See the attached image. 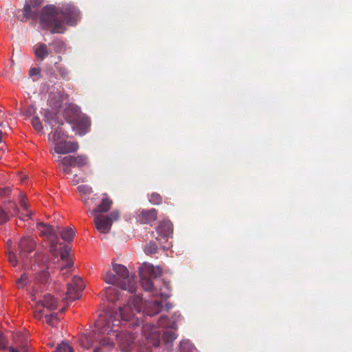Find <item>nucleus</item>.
I'll return each instance as SVG.
<instances>
[{"label": "nucleus", "mask_w": 352, "mask_h": 352, "mask_svg": "<svg viewBox=\"0 0 352 352\" xmlns=\"http://www.w3.org/2000/svg\"><path fill=\"white\" fill-rule=\"evenodd\" d=\"M34 248L35 243L30 237H24L19 243V260L26 270L16 281L19 287L27 285L32 276H35L41 283L46 282L49 278L47 267L43 254L36 253L34 257L28 259V254Z\"/></svg>", "instance_id": "f257e3e1"}, {"label": "nucleus", "mask_w": 352, "mask_h": 352, "mask_svg": "<svg viewBox=\"0 0 352 352\" xmlns=\"http://www.w3.org/2000/svg\"><path fill=\"white\" fill-rule=\"evenodd\" d=\"M71 126L76 135H84L89 131L91 120L89 117L82 113L80 116L78 118L76 121H74Z\"/></svg>", "instance_id": "f8f14e48"}, {"label": "nucleus", "mask_w": 352, "mask_h": 352, "mask_svg": "<svg viewBox=\"0 0 352 352\" xmlns=\"http://www.w3.org/2000/svg\"><path fill=\"white\" fill-rule=\"evenodd\" d=\"M140 276H151L157 278L162 274V270L159 266H154L148 263H144L139 267Z\"/></svg>", "instance_id": "2eb2a0df"}, {"label": "nucleus", "mask_w": 352, "mask_h": 352, "mask_svg": "<svg viewBox=\"0 0 352 352\" xmlns=\"http://www.w3.org/2000/svg\"><path fill=\"white\" fill-rule=\"evenodd\" d=\"M51 45L53 46L54 52L57 54L62 53L65 50L64 42L60 39H54Z\"/></svg>", "instance_id": "cd10ccee"}, {"label": "nucleus", "mask_w": 352, "mask_h": 352, "mask_svg": "<svg viewBox=\"0 0 352 352\" xmlns=\"http://www.w3.org/2000/svg\"><path fill=\"white\" fill-rule=\"evenodd\" d=\"M32 125L33 128L38 132H41L43 131V125L40 119L37 116H34L32 118L31 121Z\"/></svg>", "instance_id": "2f4dec72"}, {"label": "nucleus", "mask_w": 352, "mask_h": 352, "mask_svg": "<svg viewBox=\"0 0 352 352\" xmlns=\"http://www.w3.org/2000/svg\"><path fill=\"white\" fill-rule=\"evenodd\" d=\"M142 300L139 296H134L126 305L120 309L119 316L123 320H129L141 310Z\"/></svg>", "instance_id": "6e6552de"}, {"label": "nucleus", "mask_w": 352, "mask_h": 352, "mask_svg": "<svg viewBox=\"0 0 352 352\" xmlns=\"http://www.w3.org/2000/svg\"><path fill=\"white\" fill-rule=\"evenodd\" d=\"M78 147L76 142L61 141L56 143L54 151L57 154H66L76 151Z\"/></svg>", "instance_id": "4468645a"}, {"label": "nucleus", "mask_w": 352, "mask_h": 352, "mask_svg": "<svg viewBox=\"0 0 352 352\" xmlns=\"http://www.w3.org/2000/svg\"><path fill=\"white\" fill-rule=\"evenodd\" d=\"M38 15V9L33 8L25 2L22 10V17L20 19L21 21L25 22L29 19H36Z\"/></svg>", "instance_id": "aec40b11"}, {"label": "nucleus", "mask_w": 352, "mask_h": 352, "mask_svg": "<svg viewBox=\"0 0 352 352\" xmlns=\"http://www.w3.org/2000/svg\"><path fill=\"white\" fill-rule=\"evenodd\" d=\"M55 161L58 163L59 169L63 174L68 175L72 173L73 168H82L89 163L88 157L85 155H79L78 156L58 155L55 158Z\"/></svg>", "instance_id": "39448f33"}, {"label": "nucleus", "mask_w": 352, "mask_h": 352, "mask_svg": "<svg viewBox=\"0 0 352 352\" xmlns=\"http://www.w3.org/2000/svg\"><path fill=\"white\" fill-rule=\"evenodd\" d=\"M176 338V336L174 333H172L170 336V340H174Z\"/></svg>", "instance_id": "09e8293b"}, {"label": "nucleus", "mask_w": 352, "mask_h": 352, "mask_svg": "<svg viewBox=\"0 0 352 352\" xmlns=\"http://www.w3.org/2000/svg\"><path fill=\"white\" fill-rule=\"evenodd\" d=\"M162 201V199L158 193L153 192L149 197V201L154 205H158L161 204Z\"/></svg>", "instance_id": "e433bc0d"}, {"label": "nucleus", "mask_w": 352, "mask_h": 352, "mask_svg": "<svg viewBox=\"0 0 352 352\" xmlns=\"http://www.w3.org/2000/svg\"><path fill=\"white\" fill-rule=\"evenodd\" d=\"M12 188L9 186L0 185V198H7L11 194Z\"/></svg>", "instance_id": "72a5a7b5"}, {"label": "nucleus", "mask_w": 352, "mask_h": 352, "mask_svg": "<svg viewBox=\"0 0 352 352\" xmlns=\"http://www.w3.org/2000/svg\"><path fill=\"white\" fill-rule=\"evenodd\" d=\"M77 190L81 196L82 201L86 207L90 208L96 203L98 196L92 194V189L86 184H80L77 187Z\"/></svg>", "instance_id": "ddd939ff"}, {"label": "nucleus", "mask_w": 352, "mask_h": 352, "mask_svg": "<svg viewBox=\"0 0 352 352\" xmlns=\"http://www.w3.org/2000/svg\"><path fill=\"white\" fill-rule=\"evenodd\" d=\"M65 133L64 131L60 128L58 127L54 132L52 135V140L54 143V146L56 145V143L58 142L63 141V138L65 136Z\"/></svg>", "instance_id": "c85d7f7f"}, {"label": "nucleus", "mask_w": 352, "mask_h": 352, "mask_svg": "<svg viewBox=\"0 0 352 352\" xmlns=\"http://www.w3.org/2000/svg\"><path fill=\"white\" fill-rule=\"evenodd\" d=\"M157 219V211L152 209L147 211H142L139 217V221L141 223H151Z\"/></svg>", "instance_id": "4be33fe9"}, {"label": "nucleus", "mask_w": 352, "mask_h": 352, "mask_svg": "<svg viewBox=\"0 0 352 352\" xmlns=\"http://www.w3.org/2000/svg\"><path fill=\"white\" fill-rule=\"evenodd\" d=\"M3 126V121H0V126Z\"/></svg>", "instance_id": "603ef678"}, {"label": "nucleus", "mask_w": 352, "mask_h": 352, "mask_svg": "<svg viewBox=\"0 0 352 352\" xmlns=\"http://www.w3.org/2000/svg\"><path fill=\"white\" fill-rule=\"evenodd\" d=\"M71 248L65 246L60 252V259L64 263L60 267V271L63 272L64 270L69 268L72 265V261L69 258Z\"/></svg>", "instance_id": "5701e85b"}, {"label": "nucleus", "mask_w": 352, "mask_h": 352, "mask_svg": "<svg viewBox=\"0 0 352 352\" xmlns=\"http://www.w3.org/2000/svg\"><path fill=\"white\" fill-rule=\"evenodd\" d=\"M118 211H113L109 215L95 214L94 223L96 228L101 233L107 234L111 230L112 223L119 218Z\"/></svg>", "instance_id": "0eeeda50"}, {"label": "nucleus", "mask_w": 352, "mask_h": 352, "mask_svg": "<svg viewBox=\"0 0 352 352\" xmlns=\"http://www.w3.org/2000/svg\"><path fill=\"white\" fill-rule=\"evenodd\" d=\"M45 318L46 322L50 326H55L56 324V316L54 314L47 315L45 313Z\"/></svg>", "instance_id": "58836bf2"}, {"label": "nucleus", "mask_w": 352, "mask_h": 352, "mask_svg": "<svg viewBox=\"0 0 352 352\" xmlns=\"http://www.w3.org/2000/svg\"><path fill=\"white\" fill-rule=\"evenodd\" d=\"M85 284L80 277H74L72 283L67 285V291L65 298V301H72L80 298L81 292Z\"/></svg>", "instance_id": "9b49d317"}, {"label": "nucleus", "mask_w": 352, "mask_h": 352, "mask_svg": "<svg viewBox=\"0 0 352 352\" xmlns=\"http://www.w3.org/2000/svg\"><path fill=\"white\" fill-rule=\"evenodd\" d=\"M94 352H99V349L98 348H96L94 349Z\"/></svg>", "instance_id": "3c124183"}, {"label": "nucleus", "mask_w": 352, "mask_h": 352, "mask_svg": "<svg viewBox=\"0 0 352 352\" xmlns=\"http://www.w3.org/2000/svg\"><path fill=\"white\" fill-rule=\"evenodd\" d=\"M36 228L41 235L47 237L50 240V252L52 254H56L57 253L58 239L53 228L51 226L43 223H37Z\"/></svg>", "instance_id": "9d476101"}, {"label": "nucleus", "mask_w": 352, "mask_h": 352, "mask_svg": "<svg viewBox=\"0 0 352 352\" xmlns=\"http://www.w3.org/2000/svg\"><path fill=\"white\" fill-rule=\"evenodd\" d=\"M7 346V341L3 333H0V348L5 349Z\"/></svg>", "instance_id": "a18cd8bd"}, {"label": "nucleus", "mask_w": 352, "mask_h": 352, "mask_svg": "<svg viewBox=\"0 0 352 352\" xmlns=\"http://www.w3.org/2000/svg\"><path fill=\"white\" fill-rule=\"evenodd\" d=\"M162 309V305L157 301H155L151 305V309H147L144 312L147 315H155L158 314Z\"/></svg>", "instance_id": "c756f323"}, {"label": "nucleus", "mask_w": 352, "mask_h": 352, "mask_svg": "<svg viewBox=\"0 0 352 352\" xmlns=\"http://www.w3.org/2000/svg\"><path fill=\"white\" fill-rule=\"evenodd\" d=\"M33 52L36 58L40 61H43L51 52L48 46L43 43H38L34 45Z\"/></svg>", "instance_id": "6ab92c4d"}, {"label": "nucleus", "mask_w": 352, "mask_h": 352, "mask_svg": "<svg viewBox=\"0 0 352 352\" xmlns=\"http://www.w3.org/2000/svg\"><path fill=\"white\" fill-rule=\"evenodd\" d=\"M9 213L0 207V223H3L9 219Z\"/></svg>", "instance_id": "79ce46f5"}, {"label": "nucleus", "mask_w": 352, "mask_h": 352, "mask_svg": "<svg viewBox=\"0 0 352 352\" xmlns=\"http://www.w3.org/2000/svg\"><path fill=\"white\" fill-rule=\"evenodd\" d=\"M106 298L109 301H115L119 299V294L116 287H108L104 290Z\"/></svg>", "instance_id": "a878e982"}, {"label": "nucleus", "mask_w": 352, "mask_h": 352, "mask_svg": "<svg viewBox=\"0 0 352 352\" xmlns=\"http://www.w3.org/2000/svg\"><path fill=\"white\" fill-rule=\"evenodd\" d=\"M59 12L63 21V25H65V23L69 25H75L80 15L78 8L70 3L65 4L59 7Z\"/></svg>", "instance_id": "1a4fd4ad"}, {"label": "nucleus", "mask_w": 352, "mask_h": 352, "mask_svg": "<svg viewBox=\"0 0 352 352\" xmlns=\"http://www.w3.org/2000/svg\"><path fill=\"white\" fill-rule=\"evenodd\" d=\"M157 251V246L154 242L149 243L144 248L146 254H153Z\"/></svg>", "instance_id": "f704fd0d"}, {"label": "nucleus", "mask_w": 352, "mask_h": 352, "mask_svg": "<svg viewBox=\"0 0 352 352\" xmlns=\"http://www.w3.org/2000/svg\"><path fill=\"white\" fill-rule=\"evenodd\" d=\"M25 2L32 6L33 8L38 9V7L43 2V0H28Z\"/></svg>", "instance_id": "c03bdc74"}, {"label": "nucleus", "mask_w": 352, "mask_h": 352, "mask_svg": "<svg viewBox=\"0 0 352 352\" xmlns=\"http://www.w3.org/2000/svg\"><path fill=\"white\" fill-rule=\"evenodd\" d=\"M192 349V346L188 340H184L180 343L181 352H186V350L191 351Z\"/></svg>", "instance_id": "a19ab883"}, {"label": "nucleus", "mask_w": 352, "mask_h": 352, "mask_svg": "<svg viewBox=\"0 0 352 352\" xmlns=\"http://www.w3.org/2000/svg\"><path fill=\"white\" fill-rule=\"evenodd\" d=\"M57 71L64 80H68L69 79V71L65 67H58Z\"/></svg>", "instance_id": "c9c22d12"}, {"label": "nucleus", "mask_w": 352, "mask_h": 352, "mask_svg": "<svg viewBox=\"0 0 352 352\" xmlns=\"http://www.w3.org/2000/svg\"><path fill=\"white\" fill-rule=\"evenodd\" d=\"M60 234L63 240L71 241L75 236V232L72 228H67L63 230Z\"/></svg>", "instance_id": "bb28decb"}, {"label": "nucleus", "mask_w": 352, "mask_h": 352, "mask_svg": "<svg viewBox=\"0 0 352 352\" xmlns=\"http://www.w3.org/2000/svg\"><path fill=\"white\" fill-rule=\"evenodd\" d=\"M80 344L85 349H89L93 345L91 338L88 336L82 337L80 340Z\"/></svg>", "instance_id": "473e14b6"}, {"label": "nucleus", "mask_w": 352, "mask_h": 352, "mask_svg": "<svg viewBox=\"0 0 352 352\" xmlns=\"http://www.w3.org/2000/svg\"><path fill=\"white\" fill-rule=\"evenodd\" d=\"M140 278L142 286L145 291L152 292L154 295H159L162 298H167L169 296L168 292H162L161 289L157 290L156 288H153L152 281L147 276H140Z\"/></svg>", "instance_id": "a211bd4d"}, {"label": "nucleus", "mask_w": 352, "mask_h": 352, "mask_svg": "<svg viewBox=\"0 0 352 352\" xmlns=\"http://www.w3.org/2000/svg\"><path fill=\"white\" fill-rule=\"evenodd\" d=\"M58 60H62V57L61 56H58Z\"/></svg>", "instance_id": "5fc2aeb1"}, {"label": "nucleus", "mask_w": 352, "mask_h": 352, "mask_svg": "<svg viewBox=\"0 0 352 352\" xmlns=\"http://www.w3.org/2000/svg\"><path fill=\"white\" fill-rule=\"evenodd\" d=\"M8 203L10 206L6 207V209L7 210L10 216H14L18 214L19 210L18 207L16 206V204L10 200H8Z\"/></svg>", "instance_id": "7c9ffc66"}, {"label": "nucleus", "mask_w": 352, "mask_h": 352, "mask_svg": "<svg viewBox=\"0 0 352 352\" xmlns=\"http://www.w3.org/2000/svg\"><path fill=\"white\" fill-rule=\"evenodd\" d=\"M102 279L104 281L109 285H118L120 288V284L122 283V281L119 279V278L114 275L112 272L107 271L106 272L102 277Z\"/></svg>", "instance_id": "393cba45"}, {"label": "nucleus", "mask_w": 352, "mask_h": 352, "mask_svg": "<svg viewBox=\"0 0 352 352\" xmlns=\"http://www.w3.org/2000/svg\"><path fill=\"white\" fill-rule=\"evenodd\" d=\"M8 260L13 266H16L19 262L17 256L11 251L8 252Z\"/></svg>", "instance_id": "ea45409f"}, {"label": "nucleus", "mask_w": 352, "mask_h": 352, "mask_svg": "<svg viewBox=\"0 0 352 352\" xmlns=\"http://www.w3.org/2000/svg\"><path fill=\"white\" fill-rule=\"evenodd\" d=\"M29 75L30 77L37 76L39 78L41 77V69L36 67L31 68L29 71Z\"/></svg>", "instance_id": "37998d69"}, {"label": "nucleus", "mask_w": 352, "mask_h": 352, "mask_svg": "<svg viewBox=\"0 0 352 352\" xmlns=\"http://www.w3.org/2000/svg\"><path fill=\"white\" fill-rule=\"evenodd\" d=\"M157 232L162 238H168L173 234V225L168 221L162 222L157 228Z\"/></svg>", "instance_id": "412c9836"}, {"label": "nucleus", "mask_w": 352, "mask_h": 352, "mask_svg": "<svg viewBox=\"0 0 352 352\" xmlns=\"http://www.w3.org/2000/svg\"><path fill=\"white\" fill-rule=\"evenodd\" d=\"M25 196L23 195H19V202H20V204H21V206L27 211V215L28 217H31L32 214V212L31 211H29L28 210V204H26L25 201Z\"/></svg>", "instance_id": "4c0bfd02"}, {"label": "nucleus", "mask_w": 352, "mask_h": 352, "mask_svg": "<svg viewBox=\"0 0 352 352\" xmlns=\"http://www.w3.org/2000/svg\"><path fill=\"white\" fill-rule=\"evenodd\" d=\"M3 142V132L0 130V143Z\"/></svg>", "instance_id": "de8ad7c7"}, {"label": "nucleus", "mask_w": 352, "mask_h": 352, "mask_svg": "<svg viewBox=\"0 0 352 352\" xmlns=\"http://www.w3.org/2000/svg\"><path fill=\"white\" fill-rule=\"evenodd\" d=\"M112 201L108 197L107 195L104 193L102 199L101 203L99 204L98 208L91 211L92 213H97L99 212H107L112 205Z\"/></svg>", "instance_id": "b1692460"}, {"label": "nucleus", "mask_w": 352, "mask_h": 352, "mask_svg": "<svg viewBox=\"0 0 352 352\" xmlns=\"http://www.w3.org/2000/svg\"><path fill=\"white\" fill-rule=\"evenodd\" d=\"M3 151L2 148H0V159L1 158V157L3 155Z\"/></svg>", "instance_id": "8fccbe9b"}, {"label": "nucleus", "mask_w": 352, "mask_h": 352, "mask_svg": "<svg viewBox=\"0 0 352 352\" xmlns=\"http://www.w3.org/2000/svg\"><path fill=\"white\" fill-rule=\"evenodd\" d=\"M166 318H165V317H162L160 318V324L161 326H162V327L164 326L163 321H164V320H166Z\"/></svg>", "instance_id": "49530a36"}, {"label": "nucleus", "mask_w": 352, "mask_h": 352, "mask_svg": "<svg viewBox=\"0 0 352 352\" xmlns=\"http://www.w3.org/2000/svg\"><path fill=\"white\" fill-rule=\"evenodd\" d=\"M39 22L43 30H49L52 34H62L65 31L59 7L54 5H46L42 8Z\"/></svg>", "instance_id": "20e7f679"}, {"label": "nucleus", "mask_w": 352, "mask_h": 352, "mask_svg": "<svg viewBox=\"0 0 352 352\" xmlns=\"http://www.w3.org/2000/svg\"><path fill=\"white\" fill-rule=\"evenodd\" d=\"M112 269L122 281L120 289L130 293H134L137 288L136 283L134 276L129 274L127 268L120 264L112 263Z\"/></svg>", "instance_id": "423d86ee"}, {"label": "nucleus", "mask_w": 352, "mask_h": 352, "mask_svg": "<svg viewBox=\"0 0 352 352\" xmlns=\"http://www.w3.org/2000/svg\"><path fill=\"white\" fill-rule=\"evenodd\" d=\"M28 350L27 342L24 340L21 333H16L13 338V344L9 347L10 352H26Z\"/></svg>", "instance_id": "f3484780"}, {"label": "nucleus", "mask_w": 352, "mask_h": 352, "mask_svg": "<svg viewBox=\"0 0 352 352\" xmlns=\"http://www.w3.org/2000/svg\"><path fill=\"white\" fill-rule=\"evenodd\" d=\"M81 114L82 112L77 105L69 104L65 109L64 117L65 120L72 125V124L74 121H76Z\"/></svg>", "instance_id": "dca6fc26"}, {"label": "nucleus", "mask_w": 352, "mask_h": 352, "mask_svg": "<svg viewBox=\"0 0 352 352\" xmlns=\"http://www.w3.org/2000/svg\"><path fill=\"white\" fill-rule=\"evenodd\" d=\"M120 322L119 319L116 318V316L113 317L110 314L100 315L95 322L96 328L100 333L109 336L108 338H103L100 340V344L103 346L112 347L114 339L117 338L120 349L124 352H129L135 338L131 333H117L118 329L114 328L117 327Z\"/></svg>", "instance_id": "f03ea898"}, {"label": "nucleus", "mask_w": 352, "mask_h": 352, "mask_svg": "<svg viewBox=\"0 0 352 352\" xmlns=\"http://www.w3.org/2000/svg\"><path fill=\"white\" fill-rule=\"evenodd\" d=\"M48 280L41 283L35 276H32L28 283L32 286V299L35 302V317L38 319H41L45 315V309L51 311L57 307V300L51 294H46L42 298H40V285H43Z\"/></svg>", "instance_id": "7ed1b4c3"}, {"label": "nucleus", "mask_w": 352, "mask_h": 352, "mask_svg": "<svg viewBox=\"0 0 352 352\" xmlns=\"http://www.w3.org/2000/svg\"><path fill=\"white\" fill-rule=\"evenodd\" d=\"M73 184H78V182H76V181H74H74H73Z\"/></svg>", "instance_id": "864d4df0"}, {"label": "nucleus", "mask_w": 352, "mask_h": 352, "mask_svg": "<svg viewBox=\"0 0 352 352\" xmlns=\"http://www.w3.org/2000/svg\"><path fill=\"white\" fill-rule=\"evenodd\" d=\"M1 113V111L0 110V114Z\"/></svg>", "instance_id": "6e6d98bb"}]
</instances>
